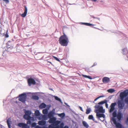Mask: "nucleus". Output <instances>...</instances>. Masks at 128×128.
Masks as SVG:
<instances>
[{
    "label": "nucleus",
    "mask_w": 128,
    "mask_h": 128,
    "mask_svg": "<svg viewBox=\"0 0 128 128\" xmlns=\"http://www.w3.org/2000/svg\"><path fill=\"white\" fill-rule=\"evenodd\" d=\"M94 108L96 109L95 112L96 113V116L98 118L103 117L104 118L105 117V115L104 114H99L98 113V112L102 113H104L105 110H103V107L99 105H96Z\"/></svg>",
    "instance_id": "nucleus-1"
},
{
    "label": "nucleus",
    "mask_w": 128,
    "mask_h": 128,
    "mask_svg": "<svg viewBox=\"0 0 128 128\" xmlns=\"http://www.w3.org/2000/svg\"><path fill=\"white\" fill-rule=\"evenodd\" d=\"M58 41L60 45L64 46H67L69 42L68 36L64 33L60 37Z\"/></svg>",
    "instance_id": "nucleus-2"
},
{
    "label": "nucleus",
    "mask_w": 128,
    "mask_h": 128,
    "mask_svg": "<svg viewBox=\"0 0 128 128\" xmlns=\"http://www.w3.org/2000/svg\"><path fill=\"white\" fill-rule=\"evenodd\" d=\"M26 96L25 93H23L19 95L18 100L22 102L25 103L26 100Z\"/></svg>",
    "instance_id": "nucleus-3"
},
{
    "label": "nucleus",
    "mask_w": 128,
    "mask_h": 128,
    "mask_svg": "<svg viewBox=\"0 0 128 128\" xmlns=\"http://www.w3.org/2000/svg\"><path fill=\"white\" fill-rule=\"evenodd\" d=\"M128 94V90H125L123 92H121L120 95L121 100H122L124 97L127 96Z\"/></svg>",
    "instance_id": "nucleus-4"
},
{
    "label": "nucleus",
    "mask_w": 128,
    "mask_h": 128,
    "mask_svg": "<svg viewBox=\"0 0 128 128\" xmlns=\"http://www.w3.org/2000/svg\"><path fill=\"white\" fill-rule=\"evenodd\" d=\"M27 80H37L35 76L34 75H28L25 77Z\"/></svg>",
    "instance_id": "nucleus-5"
},
{
    "label": "nucleus",
    "mask_w": 128,
    "mask_h": 128,
    "mask_svg": "<svg viewBox=\"0 0 128 128\" xmlns=\"http://www.w3.org/2000/svg\"><path fill=\"white\" fill-rule=\"evenodd\" d=\"M122 53L123 54L125 55L126 56V58H125V59L128 60V50L127 48L122 49Z\"/></svg>",
    "instance_id": "nucleus-6"
},
{
    "label": "nucleus",
    "mask_w": 128,
    "mask_h": 128,
    "mask_svg": "<svg viewBox=\"0 0 128 128\" xmlns=\"http://www.w3.org/2000/svg\"><path fill=\"white\" fill-rule=\"evenodd\" d=\"M118 106L120 109L121 110L123 109L124 106V104L120 100H118L117 102Z\"/></svg>",
    "instance_id": "nucleus-7"
},
{
    "label": "nucleus",
    "mask_w": 128,
    "mask_h": 128,
    "mask_svg": "<svg viewBox=\"0 0 128 128\" xmlns=\"http://www.w3.org/2000/svg\"><path fill=\"white\" fill-rule=\"evenodd\" d=\"M116 104V102L111 104L110 106V109L109 110L110 113L112 112L115 109V106Z\"/></svg>",
    "instance_id": "nucleus-8"
},
{
    "label": "nucleus",
    "mask_w": 128,
    "mask_h": 128,
    "mask_svg": "<svg viewBox=\"0 0 128 128\" xmlns=\"http://www.w3.org/2000/svg\"><path fill=\"white\" fill-rule=\"evenodd\" d=\"M14 40L13 39H12L11 40H9L6 43V46L8 48H10L11 46H12L13 44V42Z\"/></svg>",
    "instance_id": "nucleus-9"
},
{
    "label": "nucleus",
    "mask_w": 128,
    "mask_h": 128,
    "mask_svg": "<svg viewBox=\"0 0 128 128\" xmlns=\"http://www.w3.org/2000/svg\"><path fill=\"white\" fill-rule=\"evenodd\" d=\"M24 12L23 14H22L21 15V16L22 17L24 18L26 16L27 14L28 10L26 6H24Z\"/></svg>",
    "instance_id": "nucleus-10"
},
{
    "label": "nucleus",
    "mask_w": 128,
    "mask_h": 128,
    "mask_svg": "<svg viewBox=\"0 0 128 128\" xmlns=\"http://www.w3.org/2000/svg\"><path fill=\"white\" fill-rule=\"evenodd\" d=\"M18 126L22 128H27V125L26 124L22 123H19L18 124Z\"/></svg>",
    "instance_id": "nucleus-11"
},
{
    "label": "nucleus",
    "mask_w": 128,
    "mask_h": 128,
    "mask_svg": "<svg viewBox=\"0 0 128 128\" xmlns=\"http://www.w3.org/2000/svg\"><path fill=\"white\" fill-rule=\"evenodd\" d=\"M56 120V118L55 117H52L50 118L48 120V122L50 123H54Z\"/></svg>",
    "instance_id": "nucleus-12"
},
{
    "label": "nucleus",
    "mask_w": 128,
    "mask_h": 128,
    "mask_svg": "<svg viewBox=\"0 0 128 128\" xmlns=\"http://www.w3.org/2000/svg\"><path fill=\"white\" fill-rule=\"evenodd\" d=\"M46 124V122L44 120H42L38 122V124L40 126H44Z\"/></svg>",
    "instance_id": "nucleus-13"
},
{
    "label": "nucleus",
    "mask_w": 128,
    "mask_h": 128,
    "mask_svg": "<svg viewBox=\"0 0 128 128\" xmlns=\"http://www.w3.org/2000/svg\"><path fill=\"white\" fill-rule=\"evenodd\" d=\"M24 118L27 120H30L31 118V117L28 115L25 114L23 116Z\"/></svg>",
    "instance_id": "nucleus-14"
},
{
    "label": "nucleus",
    "mask_w": 128,
    "mask_h": 128,
    "mask_svg": "<svg viewBox=\"0 0 128 128\" xmlns=\"http://www.w3.org/2000/svg\"><path fill=\"white\" fill-rule=\"evenodd\" d=\"M29 86H30L32 84H36L35 80H28Z\"/></svg>",
    "instance_id": "nucleus-15"
},
{
    "label": "nucleus",
    "mask_w": 128,
    "mask_h": 128,
    "mask_svg": "<svg viewBox=\"0 0 128 128\" xmlns=\"http://www.w3.org/2000/svg\"><path fill=\"white\" fill-rule=\"evenodd\" d=\"M82 76L83 77H84L85 78H88L90 80L94 79V78H98V77H96L94 78H92L91 76H87L86 75L82 74Z\"/></svg>",
    "instance_id": "nucleus-16"
},
{
    "label": "nucleus",
    "mask_w": 128,
    "mask_h": 128,
    "mask_svg": "<svg viewBox=\"0 0 128 128\" xmlns=\"http://www.w3.org/2000/svg\"><path fill=\"white\" fill-rule=\"evenodd\" d=\"M54 114V112H50L48 113V117L50 118L53 116Z\"/></svg>",
    "instance_id": "nucleus-17"
},
{
    "label": "nucleus",
    "mask_w": 128,
    "mask_h": 128,
    "mask_svg": "<svg viewBox=\"0 0 128 128\" xmlns=\"http://www.w3.org/2000/svg\"><path fill=\"white\" fill-rule=\"evenodd\" d=\"M46 106V104L44 103H42L39 106V108H45Z\"/></svg>",
    "instance_id": "nucleus-18"
},
{
    "label": "nucleus",
    "mask_w": 128,
    "mask_h": 128,
    "mask_svg": "<svg viewBox=\"0 0 128 128\" xmlns=\"http://www.w3.org/2000/svg\"><path fill=\"white\" fill-rule=\"evenodd\" d=\"M117 118L119 120H120L122 118V114L120 112H118L117 116Z\"/></svg>",
    "instance_id": "nucleus-19"
},
{
    "label": "nucleus",
    "mask_w": 128,
    "mask_h": 128,
    "mask_svg": "<svg viewBox=\"0 0 128 128\" xmlns=\"http://www.w3.org/2000/svg\"><path fill=\"white\" fill-rule=\"evenodd\" d=\"M82 123L84 127L86 128H88L89 127V125L85 121H83Z\"/></svg>",
    "instance_id": "nucleus-20"
},
{
    "label": "nucleus",
    "mask_w": 128,
    "mask_h": 128,
    "mask_svg": "<svg viewBox=\"0 0 128 128\" xmlns=\"http://www.w3.org/2000/svg\"><path fill=\"white\" fill-rule=\"evenodd\" d=\"M81 23L83 24H84L87 26H94V25L92 24L89 23H85V22H81Z\"/></svg>",
    "instance_id": "nucleus-21"
},
{
    "label": "nucleus",
    "mask_w": 128,
    "mask_h": 128,
    "mask_svg": "<svg viewBox=\"0 0 128 128\" xmlns=\"http://www.w3.org/2000/svg\"><path fill=\"white\" fill-rule=\"evenodd\" d=\"M32 98L34 100H38L39 99L38 96L36 95L32 96Z\"/></svg>",
    "instance_id": "nucleus-22"
},
{
    "label": "nucleus",
    "mask_w": 128,
    "mask_h": 128,
    "mask_svg": "<svg viewBox=\"0 0 128 128\" xmlns=\"http://www.w3.org/2000/svg\"><path fill=\"white\" fill-rule=\"evenodd\" d=\"M107 101L106 100H105L104 101H101L100 102H98V104H99L98 105H99L102 104L106 103H107Z\"/></svg>",
    "instance_id": "nucleus-23"
},
{
    "label": "nucleus",
    "mask_w": 128,
    "mask_h": 128,
    "mask_svg": "<svg viewBox=\"0 0 128 128\" xmlns=\"http://www.w3.org/2000/svg\"><path fill=\"white\" fill-rule=\"evenodd\" d=\"M35 114L36 116H38L40 115V113L38 110H37L35 111Z\"/></svg>",
    "instance_id": "nucleus-24"
},
{
    "label": "nucleus",
    "mask_w": 128,
    "mask_h": 128,
    "mask_svg": "<svg viewBox=\"0 0 128 128\" xmlns=\"http://www.w3.org/2000/svg\"><path fill=\"white\" fill-rule=\"evenodd\" d=\"M60 123V121L58 120L56 121L53 124L54 126H58V125Z\"/></svg>",
    "instance_id": "nucleus-25"
},
{
    "label": "nucleus",
    "mask_w": 128,
    "mask_h": 128,
    "mask_svg": "<svg viewBox=\"0 0 128 128\" xmlns=\"http://www.w3.org/2000/svg\"><path fill=\"white\" fill-rule=\"evenodd\" d=\"M10 118H8L7 120V122L9 128H11L10 125Z\"/></svg>",
    "instance_id": "nucleus-26"
},
{
    "label": "nucleus",
    "mask_w": 128,
    "mask_h": 128,
    "mask_svg": "<svg viewBox=\"0 0 128 128\" xmlns=\"http://www.w3.org/2000/svg\"><path fill=\"white\" fill-rule=\"evenodd\" d=\"M88 119L89 120H92L94 121V118L93 116L92 115H90L88 117Z\"/></svg>",
    "instance_id": "nucleus-27"
},
{
    "label": "nucleus",
    "mask_w": 128,
    "mask_h": 128,
    "mask_svg": "<svg viewBox=\"0 0 128 128\" xmlns=\"http://www.w3.org/2000/svg\"><path fill=\"white\" fill-rule=\"evenodd\" d=\"M107 91L109 93H112L114 92L115 91V90L114 89H110L108 90Z\"/></svg>",
    "instance_id": "nucleus-28"
},
{
    "label": "nucleus",
    "mask_w": 128,
    "mask_h": 128,
    "mask_svg": "<svg viewBox=\"0 0 128 128\" xmlns=\"http://www.w3.org/2000/svg\"><path fill=\"white\" fill-rule=\"evenodd\" d=\"M25 114L30 116L31 114V112L29 110H27L25 112Z\"/></svg>",
    "instance_id": "nucleus-29"
},
{
    "label": "nucleus",
    "mask_w": 128,
    "mask_h": 128,
    "mask_svg": "<svg viewBox=\"0 0 128 128\" xmlns=\"http://www.w3.org/2000/svg\"><path fill=\"white\" fill-rule=\"evenodd\" d=\"M112 115L113 117L114 118H115L116 117L117 115L116 111H114L112 113Z\"/></svg>",
    "instance_id": "nucleus-30"
},
{
    "label": "nucleus",
    "mask_w": 128,
    "mask_h": 128,
    "mask_svg": "<svg viewBox=\"0 0 128 128\" xmlns=\"http://www.w3.org/2000/svg\"><path fill=\"white\" fill-rule=\"evenodd\" d=\"M54 98H55V99L58 101H59L60 102H62V101L61 100V99L58 98L57 96H54Z\"/></svg>",
    "instance_id": "nucleus-31"
},
{
    "label": "nucleus",
    "mask_w": 128,
    "mask_h": 128,
    "mask_svg": "<svg viewBox=\"0 0 128 128\" xmlns=\"http://www.w3.org/2000/svg\"><path fill=\"white\" fill-rule=\"evenodd\" d=\"M48 111L47 109H44L42 110V113L44 114H47L48 113Z\"/></svg>",
    "instance_id": "nucleus-32"
},
{
    "label": "nucleus",
    "mask_w": 128,
    "mask_h": 128,
    "mask_svg": "<svg viewBox=\"0 0 128 128\" xmlns=\"http://www.w3.org/2000/svg\"><path fill=\"white\" fill-rule=\"evenodd\" d=\"M58 115L60 117H63L65 116V114L64 113H63L60 114H58Z\"/></svg>",
    "instance_id": "nucleus-33"
},
{
    "label": "nucleus",
    "mask_w": 128,
    "mask_h": 128,
    "mask_svg": "<svg viewBox=\"0 0 128 128\" xmlns=\"http://www.w3.org/2000/svg\"><path fill=\"white\" fill-rule=\"evenodd\" d=\"M91 111V110L90 109H87L86 110V113L87 114H89Z\"/></svg>",
    "instance_id": "nucleus-34"
},
{
    "label": "nucleus",
    "mask_w": 128,
    "mask_h": 128,
    "mask_svg": "<svg viewBox=\"0 0 128 128\" xmlns=\"http://www.w3.org/2000/svg\"><path fill=\"white\" fill-rule=\"evenodd\" d=\"M54 124H53L50 125L48 126V128H54Z\"/></svg>",
    "instance_id": "nucleus-35"
},
{
    "label": "nucleus",
    "mask_w": 128,
    "mask_h": 128,
    "mask_svg": "<svg viewBox=\"0 0 128 128\" xmlns=\"http://www.w3.org/2000/svg\"><path fill=\"white\" fill-rule=\"evenodd\" d=\"M125 102L128 105V97L126 98L124 100Z\"/></svg>",
    "instance_id": "nucleus-36"
},
{
    "label": "nucleus",
    "mask_w": 128,
    "mask_h": 128,
    "mask_svg": "<svg viewBox=\"0 0 128 128\" xmlns=\"http://www.w3.org/2000/svg\"><path fill=\"white\" fill-rule=\"evenodd\" d=\"M36 123L35 122H34L31 125V126L32 127H36Z\"/></svg>",
    "instance_id": "nucleus-37"
},
{
    "label": "nucleus",
    "mask_w": 128,
    "mask_h": 128,
    "mask_svg": "<svg viewBox=\"0 0 128 128\" xmlns=\"http://www.w3.org/2000/svg\"><path fill=\"white\" fill-rule=\"evenodd\" d=\"M102 80H110V78L107 77H104L102 78Z\"/></svg>",
    "instance_id": "nucleus-38"
},
{
    "label": "nucleus",
    "mask_w": 128,
    "mask_h": 128,
    "mask_svg": "<svg viewBox=\"0 0 128 128\" xmlns=\"http://www.w3.org/2000/svg\"><path fill=\"white\" fill-rule=\"evenodd\" d=\"M8 30H6V34H5L4 36L6 38H8L9 36L8 34Z\"/></svg>",
    "instance_id": "nucleus-39"
},
{
    "label": "nucleus",
    "mask_w": 128,
    "mask_h": 128,
    "mask_svg": "<svg viewBox=\"0 0 128 128\" xmlns=\"http://www.w3.org/2000/svg\"><path fill=\"white\" fill-rule=\"evenodd\" d=\"M112 121L114 123V124H116V119L115 118H113Z\"/></svg>",
    "instance_id": "nucleus-40"
},
{
    "label": "nucleus",
    "mask_w": 128,
    "mask_h": 128,
    "mask_svg": "<svg viewBox=\"0 0 128 128\" xmlns=\"http://www.w3.org/2000/svg\"><path fill=\"white\" fill-rule=\"evenodd\" d=\"M53 58H54L55 60H56L57 61H58V62H60V60L57 57L54 56H53Z\"/></svg>",
    "instance_id": "nucleus-41"
},
{
    "label": "nucleus",
    "mask_w": 128,
    "mask_h": 128,
    "mask_svg": "<svg viewBox=\"0 0 128 128\" xmlns=\"http://www.w3.org/2000/svg\"><path fill=\"white\" fill-rule=\"evenodd\" d=\"M46 115H44L42 116V118L44 120H46Z\"/></svg>",
    "instance_id": "nucleus-42"
},
{
    "label": "nucleus",
    "mask_w": 128,
    "mask_h": 128,
    "mask_svg": "<svg viewBox=\"0 0 128 128\" xmlns=\"http://www.w3.org/2000/svg\"><path fill=\"white\" fill-rule=\"evenodd\" d=\"M31 122L30 120H28L27 122V124H31Z\"/></svg>",
    "instance_id": "nucleus-43"
},
{
    "label": "nucleus",
    "mask_w": 128,
    "mask_h": 128,
    "mask_svg": "<svg viewBox=\"0 0 128 128\" xmlns=\"http://www.w3.org/2000/svg\"><path fill=\"white\" fill-rule=\"evenodd\" d=\"M103 97L102 96H98V97H97V98H96L94 100V101H96V100L98 99H99V98H101V97Z\"/></svg>",
    "instance_id": "nucleus-44"
},
{
    "label": "nucleus",
    "mask_w": 128,
    "mask_h": 128,
    "mask_svg": "<svg viewBox=\"0 0 128 128\" xmlns=\"http://www.w3.org/2000/svg\"><path fill=\"white\" fill-rule=\"evenodd\" d=\"M102 81L104 83H108L110 80H102Z\"/></svg>",
    "instance_id": "nucleus-45"
},
{
    "label": "nucleus",
    "mask_w": 128,
    "mask_h": 128,
    "mask_svg": "<svg viewBox=\"0 0 128 128\" xmlns=\"http://www.w3.org/2000/svg\"><path fill=\"white\" fill-rule=\"evenodd\" d=\"M60 126H54V128H59Z\"/></svg>",
    "instance_id": "nucleus-46"
},
{
    "label": "nucleus",
    "mask_w": 128,
    "mask_h": 128,
    "mask_svg": "<svg viewBox=\"0 0 128 128\" xmlns=\"http://www.w3.org/2000/svg\"><path fill=\"white\" fill-rule=\"evenodd\" d=\"M105 106L106 108H108V104L107 103H105Z\"/></svg>",
    "instance_id": "nucleus-47"
},
{
    "label": "nucleus",
    "mask_w": 128,
    "mask_h": 128,
    "mask_svg": "<svg viewBox=\"0 0 128 128\" xmlns=\"http://www.w3.org/2000/svg\"><path fill=\"white\" fill-rule=\"evenodd\" d=\"M35 128H41V127L40 126L38 125H37L36 126Z\"/></svg>",
    "instance_id": "nucleus-48"
},
{
    "label": "nucleus",
    "mask_w": 128,
    "mask_h": 128,
    "mask_svg": "<svg viewBox=\"0 0 128 128\" xmlns=\"http://www.w3.org/2000/svg\"><path fill=\"white\" fill-rule=\"evenodd\" d=\"M97 64L96 63H94L93 64V65H92V66H91V67H93V66H96V65Z\"/></svg>",
    "instance_id": "nucleus-49"
},
{
    "label": "nucleus",
    "mask_w": 128,
    "mask_h": 128,
    "mask_svg": "<svg viewBox=\"0 0 128 128\" xmlns=\"http://www.w3.org/2000/svg\"><path fill=\"white\" fill-rule=\"evenodd\" d=\"M80 110L82 111V112H83V110L82 109V107H80Z\"/></svg>",
    "instance_id": "nucleus-50"
},
{
    "label": "nucleus",
    "mask_w": 128,
    "mask_h": 128,
    "mask_svg": "<svg viewBox=\"0 0 128 128\" xmlns=\"http://www.w3.org/2000/svg\"><path fill=\"white\" fill-rule=\"evenodd\" d=\"M90 16L92 18H95V17H94V16H92V15H90Z\"/></svg>",
    "instance_id": "nucleus-51"
},
{
    "label": "nucleus",
    "mask_w": 128,
    "mask_h": 128,
    "mask_svg": "<svg viewBox=\"0 0 128 128\" xmlns=\"http://www.w3.org/2000/svg\"><path fill=\"white\" fill-rule=\"evenodd\" d=\"M94 18L96 19H97L98 20H100V18L98 17H95V18Z\"/></svg>",
    "instance_id": "nucleus-52"
},
{
    "label": "nucleus",
    "mask_w": 128,
    "mask_h": 128,
    "mask_svg": "<svg viewBox=\"0 0 128 128\" xmlns=\"http://www.w3.org/2000/svg\"><path fill=\"white\" fill-rule=\"evenodd\" d=\"M63 128H68V127L67 126H65Z\"/></svg>",
    "instance_id": "nucleus-53"
},
{
    "label": "nucleus",
    "mask_w": 128,
    "mask_h": 128,
    "mask_svg": "<svg viewBox=\"0 0 128 128\" xmlns=\"http://www.w3.org/2000/svg\"><path fill=\"white\" fill-rule=\"evenodd\" d=\"M42 128H48L46 126H44L42 127Z\"/></svg>",
    "instance_id": "nucleus-54"
},
{
    "label": "nucleus",
    "mask_w": 128,
    "mask_h": 128,
    "mask_svg": "<svg viewBox=\"0 0 128 128\" xmlns=\"http://www.w3.org/2000/svg\"><path fill=\"white\" fill-rule=\"evenodd\" d=\"M92 1H93L94 2H96L97 0H91Z\"/></svg>",
    "instance_id": "nucleus-55"
},
{
    "label": "nucleus",
    "mask_w": 128,
    "mask_h": 128,
    "mask_svg": "<svg viewBox=\"0 0 128 128\" xmlns=\"http://www.w3.org/2000/svg\"><path fill=\"white\" fill-rule=\"evenodd\" d=\"M64 104L66 105L67 106H68V105H67V104L66 103V102H64Z\"/></svg>",
    "instance_id": "nucleus-56"
},
{
    "label": "nucleus",
    "mask_w": 128,
    "mask_h": 128,
    "mask_svg": "<svg viewBox=\"0 0 128 128\" xmlns=\"http://www.w3.org/2000/svg\"><path fill=\"white\" fill-rule=\"evenodd\" d=\"M101 78H99L98 80H101Z\"/></svg>",
    "instance_id": "nucleus-57"
},
{
    "label": "nucleus",
    "mask_w": 128,
    "mask_h": 128,
    "mask_svg": "<svg viewBox=\"0 0 128 128\" xmlns=\"http://www.w3.org/2000/svg\"><path fill=\"white\" fill-rule=\"evenodd\" d=\"M92 27L93 28H96V27Z\"/></svg>",
    "instance_id": "nucleus-58"
},
{
    "label": "nucleus",
    "mask_w": 128,
    "mask_h": 128,
    "mask_svg": "<svg viewBox=\"0 0 128 128\" xmlns=\"http://www.w3.org/2000/svg\"><path fill=\"white\" fill-rule=\"evenodd\" d=\"M69 4L70 5H71V4Z\"/></svg>",
    "instance_id": "nucleus-59"
},
{
    "label": "nucleus",
    "mask_w": 128,
    "mask_h": 128,
    "mask_svg": "<svg viewBox=\"0 0 128 128\" xmlns=\"http://www.w3.org/2000/svg\"><path fill=\"white\" fill-rule=\"evenodd\" d=\"M127 121H128V118H127Z\"/></svg>",
    "instance_id": "nucleus-60"
},
{
    "label": "nucleus",
    "mask_w": 128,
    "mask_h": 128,
    "mask_svg": "<svg viewBox=\"0 0 128 128\" xmlns=\"http://www.w3.org/2000/svg\"><path fill=\"white\" fill-rule=\"evenodd\" d=\"M118 124L119 125H120V124Z\"/></svg>",
    "instance_id": "nucleus-61"
}]
</instances>
